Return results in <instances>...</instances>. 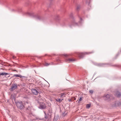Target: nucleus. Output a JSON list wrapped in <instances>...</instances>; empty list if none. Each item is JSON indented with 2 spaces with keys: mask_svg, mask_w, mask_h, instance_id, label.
<instances>
[{
  "mask_svg": "<svg viewBox=\"0 0 121 121\" xmlns=\"http://www.w3.org/2000/svg\"><path fill=\"white\" fill-rule=\"evenodd\" d=\"M17 87V85L15 84H13L12 87L10 89V90L12 91L15 89Z\"/></svg>",
  "mask_w": 121,
  "mask_h": 121,
  "instance_id": "1",
  "label": "nucleus"
},
{
  "mask_svg": "<svg viewBox=\"0 0 121 121\" xmlns=\"http://www.w3.org/2000/svg\"><path fill=\"white\" fill-rule=\"evenodd\" d=\"M88 53L85 52L84 53H80L79 54V56L81 58H82L85 55L87 54Z\"/></svg>",
  "mask_w": 121,
  "mask_h": 121,
  "instance_id": "2",
  "label": "nucleus"
},
{
  "mask_svg": "<svg viewBox=\"0 0 121 121\" xmlns=\"http://www.w3.org/2000/svg\"><path fill=\"white\" fill-rule=\"evenodd\" d=\"M32 93L35 95H37L38 93V91L35 89H32Z\"/></svg>",
  "mask_w": 121,
  "mask_h": 121,
  "instance_id": "3",
  "label": "nucleus"
},
{
  "mask_svg": "<svg viewBox=\"0 0 121 121\" xmlns=\"http://www.w3.org/2000/svg\"><path fill=\"white\" fill-rule=\"evenodd\" d=\"M46 108V106L44 103H42V104H41L39 108L42 109H44Z\"/></svg>",
  "mask_w": 121,
  "mask_h": 121,
  "instance_id": "4",
  "label": "nucleus"
},
{
  "mask_svg": "<svg viewBox=\"0 0 121 121\" xmlns=\"http://www.w3.org/2000/svg\"><path fill=\"white\" fill-rule=\"evenodd\" d=\"M104 97L105 99H108L109 97V95L108 94L105 95L104 96Z\"/></svg>",
  "mask_w": 121,
  "mask_h": 121,
  "instance_id": "5",
  "label": "nucleus"
},
{
  "mask_svg": "<svg viewBox=\"0 0 121 121\" xmlns=\"http://www.w3.org/2000/svg\"><path fill=\"white\" fill-rule=\"evenodd\" d=\"M15 76V77H19L20 78H24L25 77H24L22 76L18 75V74H15L14 75L13 77Z\"/></svg>",
  "mask_w": 121,
  "mask_h": 121,
  "instance_id": "6",
  "label": "nucleus"
},
{
  "mask_svg": "<svg viewBox=\"0 0 121 121\" xmlns=\"http://www.w3.org/2000/svg\"><path fill=\"white\" fill-rule=\"evenodd\" d=\"M17 107L18 108H19L21 109L22 108V106L21 104L20 103H17Z\"/></svg>",
  "mask_w": 121,
  "mask_h": 121,
  "instance_id": "7",
  "label": "nucleus"
},
{
  "mask_svg": "<svg viewBox=\"0 0 121 121\" xmlns=\"http://www.w3.org/2000/svg\"><path fill=\"white\" fill-rule=\"evenodd\" d=\"M9 74L7 73L3 72L2 73H0V76L6 75H8Z\"/></svg>",
  "mask_w": 121,
  "mask_h": 121,
  "instance_id": "8",
  "label": "nucleus"
},
{
  "mask_svg": "<svg viewBox=\"0 0 121 121\" xmlns=\"http://www.w3.org/2000/svg\"><path fill=\"white\" fill-rule=\"evenodd\" d=\"M65 95H66L65 93L64 92V93H61L60 95L61 97H65Z\"/></svg>",
  "mask_w": 121,
  "mask_h": 121,
  "instance_id": "9",
  "label": "nucleus"
},
{
  "mask_svg": "<svg viewBox=\"0 0 121 121\" xmlns=\"http://www.w3.org/2000/svg\"><path fill=\"white\" fill-rule=\"evenodd\" d=\"M63 99H56V100L57 101L59 102H61L63 100Z\"/></svg>",
  "mask_w": 121,
  "mask_h": 121,
  "instance_id": "10",
  "label": "nucleus"
},
{
  "mask_svg": "<svg viewBox=\"0 0 121 121\" xmlns=\"http://www.w3.org/2000/svg\"><path fill=\"white\" fill-rule=\"evenodd\" d=\"M34 16L36 18L38 19H40L41 18V17L40 16L37 15H35Z\"/></svg>",
  "mask_w": 121,
  "mask_h": 121,
  "instance_id": "11",
  "label": "nucleus"
},
{
  "mask_svg": "<svg viewBox=\"0 0 121 121\" xmlns=\"http://www.w3.org/2000/svg\"><path fill=\"white\" fill-rule=\"evenodd\" d=\"M116 95L117 96H119L121 95V94L119 92H118L117 93Z\"/></svg>",
  "mask_w": 121,
  "mask_h": 121,
  "instance_id": "12",
  "label": "nucleus"
},
{
  "mask_svg": "<svg viewBox=\"0 0 121 121\" xmlns=\"http://www.w3.org/2000/svg\"><path fill=\"white\" fill-rule=\"evenodd\" d=\"M74 60L73 59L71 58H69L68 59V61H73Z\"/></svg>",
  "mask_w": 121,
  "mask_h": 121,
  "instance_id": "13",
  "label": "nucleus"
},
{
  "mask_svg": "<svg viewBox=\"0 0 121 121\" xmlns=\"http://www.w3.org/2000/svg\"><path fill=\"white\" fill-rule=\"evenodd\" d=\"M82 100V98L80 97L78 100V102L80 103Z\"/></svg>",
  "mask_w": 121,
  "mask_h": 121,
  "instance_id": "14",
  "label": "nucleus"
},
{
  "mask_svg": "<svg viewBox=\"0 0 121 121\" xmlns=\"http://www.w3.org/2000/svg\"><path fill=\"white\" fill-rule=\"evenodd\" d=\"M90 107V105L89 104H87L86 105V107L87 108H89Z\"/></svg>",
  "mask_w": 121,
  "mask_h": 121,
  "instance_id": "15",
  "label": "nucleus"
},
{
  "mask_svg": "<svg viewBox=\"0 0 121 121\" xmlns=\"http://www.w3.org/2000/svg\"><path fill=\"white\" fill-rule=\"evenodd\" d=\"M38 97H39V98L38 99V100H41V98H40V96L39 95V96H38Z\"/></svg>",
  "mask_w": 121,
  "mask_h": 121,
  "instance_id": "16",
  "label": "nucleus"
},
{
  "mask_svg": "<svg viewBox=\"0 0 121 121\" xmlns=\"http://www.w3.org/2000/svg\"><path fill=\"white\" fill-rule=\"evenodd\" d=\"M49 64L48 63H45V65L46 66H48Z\"/></svg>",
  "mask_w": 121,
  "mask_h": 121,
  "instance_id": "17",
  "label": "nucleus"
},
{
  "mask_svg": "<svg viewBox=\"0 0 121 121\" xmlns=\"http://www.w3.org/2000/svg\"><path fill=\"white\" fill-rule=\"evenodd\" d=\"M89 92L91 94L93 93V91L92 90H90L89 91Z\"/></svg>",
  "mask_w": 121,
  "mask_h": 121,
  "instance_id": "18",
  "label": "nucleus"
},
{
  "mask_svg": "<svg viewBox=\"0 0 121 121\" xmlns=\"http://www.w3.org/2000/svg\"><path fill=\"white\" fill-rule=\"evenodd\" d=\"M69 102H71L72 101L71 99H69Z\"/></svg>",
  "mask_w": 121,
  "mask_h": 121,
  "instance_id": "19",
  "label": "nucleus"
},
{
  "mask_svg": "<svg viewBox=\"0 0 121 121\" xmlns=\"http://www.w3.org/2000/svg\"><path fill=\"white\" fill-rule=\"evenodd\" d=\"M13 59H14L15 58V57L14 56H13Z\"/></svg>",
  "mask_w": 121,
  "mask_h": 121,
  "instance_id": "20",
  "label": "nucleus"
},
{
  "mask_svg": "<svg viewBox=\"0 0 121 121\" xmlns=\"http://www.w3.org/2000/svg\"><path fill=\"white\" fill-rule=\"evenodd\" d=\"M68 55H67V54H65V56H67Z\"/></svg>",
  "mask_w": 121,
  "mask_h": 121,
  "instance_id": "21",
  "label": "nucleus"
},
{
  "mask_svg": "<svg viewBox=\"0 0 121 121\" xmlns=\"http://www.w3.org/2000/svg\"><path fill=\"white\" fill-rule=\"evenodd\" d=\"M74 100H75L76 99V98H74Z\"/></svg>",
  "mask_w": 121,
  "mask_h": 121,
  "instance_id": "22",
  "label": "nucleus"
},
{
  "mask_svg": "<svg viewBox=\"0 0 121 121\" xmlns=\"http://www.w3.org/2000/svg\"><path fill=\"white\" fill-rule=\"evenodd\" d=\"M92 53V52H90V53Z\"/></svg>",
  "mask_w": 121,
  "mask_h": 121,
  "instance_id": "23",
  "label": "nucleus"
},
{
  "mask_svg": "<svg viewBox=\"0 0 121 121\" xmlns=\"http://www.w3.org/2000/svg\"><path fill=\"white\" fill-rule=\"evenodd\" d=\"M45 118H47V117H45Z\"/></svg>",
  "mask_w": 121,
  "mask_h": 121,
  "instance_id": "24",
  "label": "nucleus"
},
{
  "mask_svg": "<svg viewBox=\"0 0 121 121\" xmlns=\"http://www.w3.org/2000/svg\"><path fill=\"white\" fill-rule=\"evenodd\" d=\"M71 14L72 15L73 14Z\"/></svg>",
  "mask_w": 121,
  "mask_h": 121,
  "instance_id": "25",
  "label": "nucleus"
}]
</instances>
